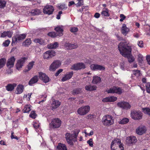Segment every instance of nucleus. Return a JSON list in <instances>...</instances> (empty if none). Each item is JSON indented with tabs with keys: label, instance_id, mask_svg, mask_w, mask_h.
Masks as SVG:
<instances>
[{
	"label": "nucleus",
	"instance_id": "412c9836",
	"mask_svg": "<svg viewBox=\"0 0 150 150\" xmlns=\"http://www.w3.org/2000/svg\"><path fill=\"white\" fill-rule=\"evenodd\" d=\"M55 30L57 32L56 33L59 36H62L63 35V26H59L55 28Z\"/></svg>",
	"mask_w": 150,
	"mask_h": 150
},
{
	"label": "nucleus",
	"instance_id": "8fccbe9b",
	"mask_svg": "<svg viewBox=\"0 0 150 150\" xmlns=\"http://www.w3.org/2000/svg\"><path fill=\"white\" fill-rule=\"evenodd\" d=\"M138 60L139 63H142L143 61L144 58L143 56L140 54L138 55Z\"/></svg>",
	"mask_w": 150,
	"mask_h": 150
},
{
	"label": "nucleus",
	"instance_id": "bb28decb",
	"mask_svg": "<svg viewBox=\"0 0 150 150\" xmlns=\"http://www.w3.org/2000/svg\"><path fill=\"white\" fill-rule=\"evenodd\" d=\"M129 31V29L127 27L125 24H123L122 25L121 28V32L122 34L126 35Z\"/></svg>",
	"mask_w": 150,
	"mask_h": 150
},
{
	"label": "nucleus",
	"instance_id": "39448f33",
	"mask_svg": "<svg viewBox=\"0 0 150 150\" xmlns=\"http://www.w3.org/2000/svg\"><path fill=\"white\" fill-rule=\"evenodd\" d=\"M130 115L134 120H140L142 118V113L140 111L133 110L131 111Z\"/></svg>",
	"mask_w": 150,
	"mask_h": 150
},
{
	"label": "nucleus",
	"instance_id": "7c9ffc66",
	"mask_svg": "<svg viewBox=\"0 0 150 150\" xmlns=\"http://www.w3.org/2000/svg\"><path fill=\"white\" fill-rule=\"evenodd\" d=\"M96 86L89 85L85 86V89L87 91H91L95 90L96 89Z\"/></svg>",
	"mask_w": 150,
	"mask_h": 150
},
{
	"label": "nucleus",
	"instance_id": "4468645a",
	"mask_svg": "<svg viewBox=\"0 0 150 150\" xmlns=\"http://www.w3.org/2000/svg\"><path fill=\"white\" fill-rule=\"evenodd\" d=\"M26 35L24 34H20L12 38V43H15L25 38Z\"/></svg>",
	"mask_w": 150,
	"mask_h": 150
},
{
	"label": "nucleus",
	"instance_id": "e433bc0d",
	"mask_svg": "<svg viewBox=\"0 0 150 150\" xmlns=\"http://www.w3.org/2000/svg\"><path fill=\"white\" fill-rule=\"evenodd\" d=\"M57 148L59 150H67L66 145L61 143H59Z\"/></svg>",
	"mask_w": 150,
	"mask_h": 150
},
{
	"label": "nucleus",
	"instance_id": "b1692460",
	"mask_svg": "<svg viewBox=\"0 0 150 150\" xmlns=\"http://www.w3.org/2000/svg\"><path fill=\"white\" fill-rule=\"evenodd\" d=\"M61 104V103L58 100L53 99L52 102L51 104L52 108L53 109L57 108Z\"/></svg>",
	"mask_w": 150,
	"mask_h": 150
},
{
	"label": "nucleus",
	"instance_id": "c756f323",
	"mask_svg": "<svg viewBox=\"0 0 150 150\" xmlns=\"http://www.w3.org/2000/svg\"><path fill=\"white\" fill-rule=\"evenodd\" d=\"M38 80V76H35L30 80L29 82V84L30 86H32L33 84L36 83Z\"/></svg>",
	"mask_w": 150,
	"mask_h": 150
},
{
	"label": "nucleus",
	"instance_id": "a18cd8bd",
	"mask_svg": "<svg viewBox=\"0 0 150 150\" xmlns=\"http://www.w3.org/2000/svg\"><path fill=\"white\" fill-rule=\"evenodd\" d=\"M81 92V89L80 88H76L73 91L72 94L74 95L80 93Z\"/></svg>",
	"mask_w": 150,
	"mask_h": 150
},
{
	"label": "nucleus",
	"instance_id": "1a4fd4ad",
	"mask_svg": "<svg viewBox=\"0 0 150 150\" xmlns=\"http://www.w3.org/2000/svg\"><path fill=\"white\" fill-rule=\"evenodd\" d=\"M108 93H116L118 94H121L124 92L123 89L121 88L116 86H114L112 88L106 91Z\"/></svg>",
	"mask_w": 150,
	"mask_h": 150
},
{
	"label": "nucleus",
	"instance_id": "6ab92c4d",
	"mask_svg": "<svg viewBox=\"0 0 150 150\" xmlns=\"http://www.w3.org/2000/svg\"><path fill=\"white\" fill-rule=\"evenodd\" d=\"M15 59L14 57H12L8 59L7 63V66L8 68L12 67L14 64Z\"/></svg>",
	"mask_w": 150,
	"mask_h": 150
},
{
	"label": "nucleus",
	"instance_id": "3c124183",
	"mask_svg": "<svg viewBox=\"0 0 150 150\" xmlns=\"http://www.w3.org/2000/svg\"><path fill=\"white\" fill-rule=\"evenodd\" d=\"M32 93H28V94L24 95L23 96V98L25 99L27 101H29L30 100L31 95Z\"/></svg>",
	"mask_w": 150,
	"mask_h": 150
},
{
	"label": "nucleus",
	"instance_id": "603ef678",
	"mask_svg": "<svg viewBox=\"0 0 150 150\" xmlns=\"http://www.w3.org/2000/svg\"><path fill=\"white\" fill-rule=\"evenodd\" d=\"M10 42V41L8 40H6L3 43V45L5 47H8Z\"/></svg>",
	"mask_w": 150,
	"mask_h": 150
},
{
	"label": "nucleus",
	"instance_id": "423d86ee",
	"mask_svg": "<svg viewBox=\"0 0 150 150\" xmlns=\"http://www.w3.org/2000/svg\"><path fill=\"white\" fill-rule=\"evenodd\" d=\"M90 109V107L89 105L83 106L78 109L77 112L80 115H84L87 113Z\"/></svg>",
	"mask_w": 150,
	"mask_h": 150
},
{
	"label": "nucleus",
	"instance_id": "c03bdc74",
	"mask_svg": "<svg viewBox=\"0 0 150 150\" xmlns=\"http://www.w3.org/2000/svg\"><path fill=\"white\" fill-rule=\"evenodd\" d=\"M6 60L4 58H2L0 59V69L3 67L4 65Z\"/></svg>",
	"mask_w": 150,
	"mask_h": 150
},
{
	"label": "nucleus",
	"instance_id": "aec40b11",
	"mask_svg": "<svg viewBox=\"0 0 150 150\" xmlns=\"http://www.w3.org/2000/svg\"><path fill=\"white\" fill-rule=\"evenodd\" d=\"M126 141L127 144H131L135 143L137 141V139L134 136H130L127 137Z\"/></svg>",
	"mask_w": 150,
	"mask_h": 150
},
{
	"label": "nucleus",
	"instance_id": "20e7f679",
	"mask_svg": "<svg viewBox=\"0 0 150 150\" xmlns=\"http://www.w3.org/2000/svg\"><path fill=\"white\" fill-rule=\"evenodd\" d=\"M113 117L110 115L104 116L102 119V122L105 125L109 126L113 123Z\"/></svg>",
	"mask_w": 150,
	"mask_h": 150
},
{
	"label": "nucleus",
	"instance_id": "a878e982",
	"mask_svg": "<svg viewBox=\"0 0 150 150\" xmlns=\"http://www.w3.org/2000/svg\"><path fill=\"white\" fill-rule=\"evenodd\" d=\"M16 86V84L15 83L12 84H8L6 86V90L8 91H13L14 88Z\"/></svg>",
	"mask_w": 150,
	"mask_h": 150
},
{
	"label": "nucleus",
	"instance_id": "37998d69",
	"mask_svg": "<svg viewBox=\"0 0 150 150\" xmlns=\"http://www.w3.org/2000/svg\"><path fill=\"white\" fill-rule=\"evenodd\" d=\"M109 11L107 9H106L105 10H103L101 12V15L104 16L108 17L110 16L108 13Z\"/></svg>",
	"mask_w": 150,
	"mask_h": 150
},
{
	"label": "nucleus",
	"instance_id": "7ed1b4c3",
	"mask_svg": "<svg viewBox=\"0 0 150 150\" xmlns=\"http://www.w3.org/2000/svg\"><path fill=\"white\" fill-rule=\"evenodd\" d=\"M120 139H115L111 143V150H124L123 145L121 144Z\"/></svg>",
	"mask_w": 150,
	"mask_h": 150
},
{
	"label": "nucleus",
	"instance_id": "2eb2a0df",
	"mask_svg": "<svg viewBox=\"0 0 150 150\" xmlns=\"http://www.w3.org/2000/svg\"><path fill=\"white\" fill-rule=\"evenodd\" d=\"M25 60V58L23 57L18 60L16 65V69L18 70L20 69L23 66Z\"/></svg>",
	"mask_w": 150,
	"mask_h": 150
},
{
	"label": "nucleus",
	"instance_id": "864d4df0",
	"mask_svg": "<svg viewBox=\"0 0 150 150\" xmlns=\"http://www.w3.org/2000/svg\"><path fill=\"white\" fill-rule=\"evenodd\" d=\"M83 0H77L78 2L75 5H76V6H81L83 5Z\"/></svg>",
	"mask_w": 150,
	"mask_h": 150
},
{
	"label": "nucleus",
	"instance_id": "6e6d98bb",
	"mask_svg": "<svg viewBox=\"0 0 150 150\" xmlns=\"http://www.w3.org/2000/svg\"><path fill=\"white\" fill-rule=\"evenodd\" d=\"M78 47L77 45L76 44H70L69 46V50L76 48Z\"/></svg>",
	"mask_w": 150,
	"mask_h": 150
},
{
	"label": "nucleus",
	"instance_id": "79ce46f5",
	"mask_svg": "<svg viewBox=\"0 0 150 150\" xmlns=\"http://www.w3.org/2000/svg\"><path fill=\"white\" fill-rule=\"evenodd\" d=\"M35 63V62L34 61H32L29 62L27 66L28 70L27 71H28L30 70L31 69L33 68V65Z\"/></svg>",
	"mask_w": 150,
	"mask_h": 150
},
{
	"label": "nucleus",
	"instance_id": "72a5a7b5",
	"mask_svg": "<svg viewBox=\"0 0 150 150\" xmlns=\"http://www.w3.org/2000/svg\"><path fill=\"white\" fill-rule=\"evenodd\" d=\"M31 110V105L29 104H28L25 106L23 111L24 113H28Z\"/></svg>",
	"mask_w": 150,
	"mask_h": 150
},
{
	"label": "nucleus",
	"instance_id": "0e129e2a",
	"mask_svg": "<svg viewBox=\"0 0 150 150\" xmlns=\"http://www.w3.org/2000/svg\"><path fill=\"white\" fill-rule=\"evenodd\" d=\"M97 69L100 70H104L105 69V68L103 66L98 65Z\"/></svg>",
	"mask_w": 150,
	"mask_h": 150
},
{
	"label": "nucleus",
	"instance_id": "4c0bfd02",
	"mask_svg": "<svg viewBox=\"0 0 150 150\" xmlns=\"http://www.w3.org/2000/svg\"><path fill=\"white\" fill-rule=\"evenodd\" d=\"M129 121L128 119L127 118H124L118 121L119 124H125L128 123Z\"/></svg>",
	"mask_w": 150,
	"mask_h": 150
},
{
	"label": "nucleus",
	"instance_id": "0eeeda50",
	"mask_svg": "<svg viewBox=\"0 0 150 150\" xmlns=\"http://www.w3.org/2000/svg\"><path fill=\"white\" fill-rule=\"evenodd\" d=\"M61 123L62 122L59 119L55 118L52 120L50 124V127L52 128H58L61 126Z\"/></svg>",
	"mask_w": 150,
	"mask_h": 150
},
{
	"label": "nucleus",
	"instance_id": "f8f14e48",
	"mask_svg": "<svg viewBox=\"0 0 150 150\" xmlns=\"http://www.w3.org/2000/svg\"><path fill=\"white\" fill-rule=\"evenodd\" d=\"M54 11L53 7L50 5H46L45 6L43 9V12L44 13L49 15L52 14Z\"/></svg>",
	"mask_w": 150,
	"mask_h": 150
},
{
	"label": "nucleus",
	"instance_id": "9b49d317",
	"mask_svg": "<svg viewBox=\"0 0 150 150\" xmlns=\"http://www.w3.org/2000/svg\"><path fill=\"white\" fill-rule=\"evenodd\" d=\"M118 106L121 108L126 110L130 109L131 108V105L128 102L122 101L118 103L117 104Z\"/></svg>",
	"mask_w": 150,
	"mask_h": 150
},
{
	"label": "nucleus",
	"instance_id": "c85d7f7f",
	"mask_svg": "<svg viewBox=\"0 0 150 150\" xmlns=\"http://www.w3.org/2000/svg\"><path fill=\"white\" fill-rule=\"evenodd\" d=\"M33 126L35 129V130L37 132H40L41 131V130L40 127V124L38 122H33Z\"/></svg>",
	"mask_w": 150,
	"mask_h": 150
},
{
	"label": "nucleus",
	"instance_id": "a211bd4d",
	"mask_svg": "<svg viewBox=\"0 0 150 150\" xmlns=\"http://www.w3.org/2000/svg\"><path fill=\"white\" fill-rule=\"evenodd\" d=\"M141 74L140 71L138 70H134L132 71V74L131 78L132 79L136 80L139 76H140Z\"/></svg>",
	"mask_w": 150,
	"mask_h": 150
},
{
	"label": "nucleus",
	"instance_id": "e2e57ef3",
	"mask_svg": "<svg viewBox=\"0 0 150 150\" xmlns=\"http://www.w3.org/2000/svg\"><path fill=\"white\" fill-rule=\"evenodd\" d=\"M70 44L68 42L65 43L64 45V48L67 50H69V46H70Z\"/></svg>",
	"mask_w": 150,
	"mask_h": 150
},
{
	"label": "nucleus",
	"instance_id": "f704fd0d",
	"mask_svg": "<svg viewBox=\"0 0 150 150\" xmlns=\"http://www.w3.org/2000/svg\"><path fill=\"white\" fill-rule=\"evenodd\" d=\"M31 42V41L30 38L27 39L22 44L23 46H28L30 45Z\"/></svg>",
	"mask_w": 150,
	"mask_h": 150
},
{
	"label": "nucleus",
	"instance_id": "6e6552de",
	"mask_svg": "<svg viewBox=\"0 0 150 150\" xmlns=\"http://www.w3.org/2000/svg\"><path fill=\"white\" fill-rule=\"evenodd\" d=\"M61 62L59 60H55L50 65L49 70L50 71H54L58 68L61 65Z\"/></svg>",
	"mask_w": 150,
	"mask_h": 150
},
{
	"label": "nucleus",
	"instance_id": "774afa93",
	"mask_svg": "<svg viewBox=\"0 0 150 150\" xmlns=\"http://www.w3.org/2000/svg\"><path fill=\"white\" fill-rule=\"evenodd\" d=\"M146 60L148 64L150 65V55H147L146 56Z\"/></svg>",
	"mask_w": 150,
	"mask_h": 150
},
{
	"label": "nucleus",
	"instance_id": "58836bf2",
	"mask_svg": "<svg viewBox=\"0 0 150 150\" xmlns=\"http://www.w3.org/2000/svg\"><path fill=\"white\" fill-rule=\"evenodd\" d=\"M40 13V11L38 9H35L32 10L31 12V13L32 16H35L39 14Z\"/></svg>",
	"mask_w": 150,
	"mask_h": 150
},
{
	"label": "nucleus",
	"instance_id": "052dcab7",
	"mask_svg": "<svg viewBox=\"0 0 150 150\" xmlns=\"http://www.w3.org/2000/svg\"><path fill=\"white\" fill-rule=\"evenodd\" d=\"M137 44L138 46L141 48L143 47L144 46L143 41L142 40L138 41Z\"/></svg>",
	"mask_w": 150,
	"mask_h": 150
},
{
	"label": "nucleus",
	"instance_id": "ea45409f",
	"mask_svg": "<svg viewBox=\"0 0 150 150\" xmlns=\"http://www.w3.org/2000/svg\"><path fill=\"white\" fill-rule=\"evenodd\" d=\"M57 6L59 9L61 10H66L67 8L65 4L64 3L59 4Z\"/></svg>",
	"mask_w": 150,
	"mask_h": 150
},
{
	"label": "nucleus",
	"instance_id": "2f4dec72",
	"mask_svg": "<svg viewBox=\"0 0 150 150\" xmlns=\"http://www.w3.org/2000/svg\"><path fill=\"white\" fill-rule=\"evenodd\" d=\"M58 46V44L57 42L53 43L47 45V47L49 49H55Z\"/></svg>",
	"mask_w": 150,
	"mask_h": 150
},
{
	"label": "nucleus",
	"instance_id": "5701e85b",
	"mask_svg": "<svg viewBox=\"0 0 150 150\" xmlns=\"http://www.w3.org/2000/svg\"><path fill=\"white\" fill-rule=\"evenodd\" d=\"M117 100V98L114 96L106 97L102 100V101L104 102H113Z\"/></svg>",
	"mask_w": 150,
	"mask_h": 150
},
{
	"label": "nucleus",
	"instance_id": "bf43d9fd",
	"mask_svg": "<svg viewBox=\"0 0 150 150\" xmlns=\"http://www.w3.org/2000/svg\"><path fill=\"white\" fill-rule=\"evenodd\" d=\"M87 143L89 144V146L91 147L93 146V140L92 139H90L89 140L87 141Z\"/></svg>",
	"mask_w": 150,
	"mask_h": 150
},
{
	"label": "nucleus",
	"instance_id": "393cba45",
	"mask_svg": "<svg viewBox=\"0 0 150 150\" xmlns=\"http://www.w3.org/2000/svg\"><path fill=\"white\" fill-rule=\"evenodd\" d=\"M13 32L10 31H4L1 33V37L5 38L8 36V38L11 37L13 35Z\"/></svg>",
	"mask_w": 150,
	"mask_h": 150
},
{
	"label": "nucleus",
	"instance_id": "680f3d73",
	"mask_svg": "<svg viewBox=\"0 0 150 150\" xmlns=\"http://www.w3.org/2000/svg\"><path fill=\"white\" fill-rule=\"evenodd\" d=\"M78 30V29L77 27L71 28L70 29V31L71 32L74 33L77 32Z\"/></svg>",
	"mask_w": 150,
	"mask_h": 150
},
{
	"label": "nucleus",
	"instance_id": "49530a36",
	"mask_svg": "<svg viewBox=\"0 0 150 150\" xmlns=\"http://www.w3.org/2000/svg\"><path fill=\"white\" fill-rule=\"evenodd\" d=\"M142 110L144 113L150 116V108H142Z\"/></svg>",
	"mask_w": 150,
	"mask_h": 150
},
{
	"label": "nucleus",
	"instance_id": "5fc2aeb1",
	"mask_svg": "<svg viewBox=\"0 0 150 150\" xmlns=\"http://www.w3.org/2000/svg\"><path fill=\"white\" fill-rule=\"evenodd\" d=\"M29 116L30 117L33 119H35L36 117V114L34 111H33L31 112Z\"/></svg>",
	"mask_w": 150,
	"mask_h": 150
},
{
	"label": "nucleus",
	"instance_id": "cd10ccee",
	"mask_svg": "<svg viewBox=\"0 0 150 150\" xmlns=\"http://www.w3.org/2000/svg\"><path fill=\"white\" fill-rule=\"evenodd\" d=\"M23 86L22 85H19L16 88V93L17 94H20L23 92Z\"/></svg>",
	"mask_w": 150,
	"mask_h": 150
},
{
	"label": "nucleus",
	"instance_id": "9d476101",
	"mask_svg": "<svg viewBox=\"0 0 150 150\" xmlns=\"http://www.w3.org/2000/svg\"><path fill=\"white\" fill-rule=\"evenodd\" d=\"M56 55L55 52L53 50H49L45 52L43 55V57L45 59H49Z\"/></svg>",
	"mask_w": 150,
	"mask_h": 150
},
{
	"label": "nucleus",
	"instance_id": "473e14b6",
	"mask_svg": "<svg viewBox=\"0 0 150 150\" xmlns=\"http://www.w3.org/2000/svg\"><path fill=\"white\" fill-rule=\"evenodd\" d=\"M33 41L36 43H39L41 45L45 44V40L42 38H35L34 40Z\"/></svg>",
	"mask_w": 150,
	"mask_h": 150
},
{
	"label": "nucleus",
	"instance_id": "de8ad7c7",
	"mask_svg": "<svg viewBox=\"0 0 150 150\" xmlns=\"http://www.w3.org/2000/svg\"><path fill=\"white\" fill-rule=\"evenodd\" d=\"M6 2L4 0H0V8L4 7L6 5Z\"/></svg>",
	"mask_w": 150,
	"mask_h": 150
},
{
	"label": "nucleus",
	"instance_id": "13d9d810",
	"mask_svg": "<svg viewBox=\"0 0 150 150\" xmlns=\"http://www.w3.org/2000/svg\"><path fill=\"white\" fill-rule=\"evenodd\" d=\"M97 67H98V65L97 64H92L91 65V69L95 70H96L97 69Z\"/></svg>",
	"mask_w": 150,
	"mask_h": 150
},
{
	"label": "nucleus",
	"instance_id": "ddd939ff",
	"mask_svg": "<svg viewBox=\"0 0 150 150\" xmlns=\"http://www.w3.org/2000/svg\"><path fill=\"white\" fill-rule=\"evenodd\" d=\"M85 68V65L83 63H80L73 65L71 67V69L75 70H77Z\"/></svg>",
	"mask_w": 150,
	"mask_h": 150
},
{
	"label": "nucleus",
	"instance_id": "a19ab883",
	"mask_svg": "<svg viewBox=\"0 0 150 150\" xmlns=\"http://www.w3.org/2000/svg\"><path fill=\"white\" fill-rule=\"evenodd\" d=\"M120 68L123 70H127L128 68L125 62H121L120 64Z\"/></svg>",
	"mask_w": 150,
	"mask_h": 150
},
{
	"label": "nucleus",
	"instance_id": "dca6fc26",
	"mask_svg": "<svg viewBox=\"0 0 150 150\" xmlns=\"http://www.w3.org/2000/svg\"><path fill=\"white\" fill-rule=\"evenodd\" d=\"M146 131V129L145 126L142 125L138 127L136 130V133L139 135H142L145 133Z\"/></svg>",
	"mask_w": 150,
	"mask_h": 150
},
{
	"label": "nucleus",
	"instance_id": "69168bd1",
	"mask_svg": "<svg viewBox=\"0 0 150 150\" xmlns=\"http://www.w3.org/2000/svg\"><path fill=\"white\" fill-rule=\"evenodd\" d=\"M121 18L120 20V22H122L126 18V16L123 14H121L120 16Z\"/></svg>",
	"mask_w": 150,
	"mask_h": 150
},
{
	"label": "nucleus",
	"instance_id": "c9c22d12",
	"mask_svg": "<svg viewBox=\"0 0 150 150\" xmlns=\"http://www.w3.org/2000/svg\"><path fill=\"white\" fill-rule=\"evenodd\" d=\"M101 79L99 77L96 76H94L93 77L92 83L94 84H97L100 82Z\"/></svg>",
	"mask_w": 150,
	"mask_h": 150
},
{
	"label": "nucleus",
	"instance_id": "4d7b16f0",
	"mask_svg": "<svg viewBox=\"0 0 150 150\" xmlns=\"http://www.w3.org/2000/svg\"><path fill=\"white\" fill-rule=\"evenodd\" d=\"M46 97H47V96L45 95L41 96H40V98H43V99L41 101H40L39 102V103L40 104V103H41L42 102H43L44 101H45L46 100Z\"/></svg>",
	"mask_w": 150,
	"mask_h": 150
},
{
	"label": "nucleus",
	"instance_id": "338daca9",
	"mask_svg": "<svg viewBox=\"0 0 150 150\" xmlns=\"http://www.w3.org/2000/svg\"><path fill=\"white\" fill-rule=\"evenodd\" d=\"M63 71V69H60L55 74V76H57L60 73Z\"/></svg>",
	"mask_w": 150,
	"mask_h": 150
},
{
	"label": "nucleus",
	"instance_id": "f3484780",
	"mask_svg": "<svg viewBox=\"0 0 150 150\" xmlns=\"http://www.w3.org/2000/svg\"><path fill=\"white\" fill-rule=\"evenodd\" d=\"M39 76L40 79L45 83H47L49 81V77L44 73L41 72L39 73Z\"/></svg>",
	"mask_w": 150,
	"mask_h": 150
},
{
	"label": "nucleus",
	"instance_id": "f257e3e1",
	"mask_svg": "<svg viewBox=\"0 0 150 150\" xmlns=\"http://www.w3.org/2000/svg\"><path fill=\"white\" fill-rule=\"evenodd\" d=\"M118 47L120 54L123 56L127 57L129 62L131 63L134 62V58L130 54L131 52V47L127 45L126 42H120L118 45Z\"/></svg>",
	"mask_w": 150,
	"mask_h": 150
},
{
	"label": "nucleus",
	"instance_id": "4be33fe9",
	"mask_svg": "<svg viewBox=\"0 0 150 150\" xmlns=\"http://www.w3.org/2000/svg\"><path fill=\"white\" fill-rule=\"evenodd\" d=\"M73 74V71L67 73L62 78L61 80L63 82H64L69 79L71 78Z\"/></svg>",
	"mask_w": 150,
	"mask_h": 150
},
{
	"label": "nucleus",
	"instance_id": "f03ea898",
	"mask_svg": "<svg viewBox=\"0 0 150 150\" xmlns=\"http://www.w3.org/2000/svg\"><path fill=\"white\" fill-rule=\"evenodd\" d=\"M80 130L79 129H75L74 132V134H72L67 133L65 135V137L67 142L70 145H73V142L76 141V139L78 135Z\"/></svg>",
	"mask_w": 150,
	"mask_h": 150
},
{
	"label": "nucleus",
	"instance_id": "09e8293b",
	"mask_svg": "<svg viewBox=\"0 0 150 150\" xmlns=\"http://www.w3.org/2000/svg\"><path fill=\"white\" fill-rule=\"evenodd\" d=\"M48 35L52 38H55L58 36L57 33L54 32H49L48 33Z\"/></svg>",
	"mask_w": 150,
	"mask_h": 150
}]
</instances>
